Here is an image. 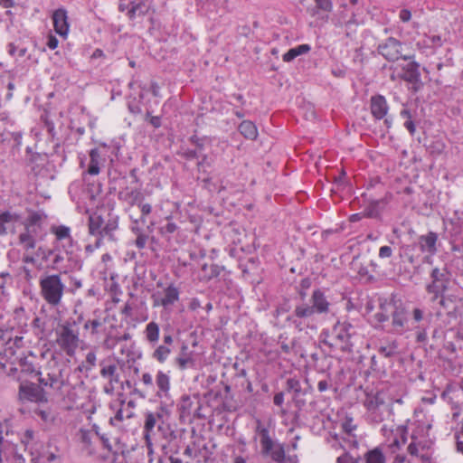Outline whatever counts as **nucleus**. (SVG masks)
<instances>
[{
    "mask_svg": "<svg viewBox=\"0 0 463 463\" xmlns=\"http://www.w3.org/2000/svg\"><path fill=\"white\" fill-rule=\"evenodd\" d=\"M432 317L431 312L426 314L422 307L414 306L399 293L392 292L389 297L378 298V311L373 315L377 323L374 328L397 335L414 330L415 343L427 345Z\"/></svg>",
    "mask_w": 463,
    "mask_h": 463,
    "instance_id": "f257e3e1",
    "label": "nucleus"
},
{
    "mask_svg": "<svg viewBox=\"0 0 463 463\" xmlns=\"http://www.w3.org/2000/svg\"><path fill=\"white\" fill-rule=\"evenodd\" d=\"M330 306L325 289L317 288L312 292L310 304L297 303L292 313L286 317L285 321L295 329L302 331L306 320L313 317L316 314H327L330 311Z\"/></svg>",
    "mask_w": 463,
    "mask_h": 463,
    "instance_id": "f03ea898",
    "label": "nucleus"
},
{
    "mask_svg": "<svg viewBox=\"0 0 463 463\" xmlns=\"http://www.w3.org/2000/svg\"><path fill=\"white\" fill-rule=\"evenodd\" d=\"M226 374L222 373V380L203 394L207 408L210 409V415L213 413L221 414L222 412H233L237 410L234 394L228 379L224 380Z\"/></svg>",
    "mask_w": 463,
    "mask_h": 463,
    "instance_id": "7ed1b4c3",
    "label": "nucleus"
},
{
    "mask_svg": "<svg viewBox=\"0 0 463 463\" xmlns=\"http://www.w3.org/2000/svg\"><path fill=\"white\" fill-rule=\"evenodd\" d=\"M254 439L259 438L260 455L273 463L282 462L285 457L286 444L276 440L271 435L270 424H265L260 419H255Z\"/></svg>",
    "mask_w": 463,
    "mask_h": 463,
    "instance_id": "20e7f679",
    "label": "nucleus"
},
{
    "mask_svg": "<svg viewBox=\"0 0 463 463\" xmlns=\"http://www.w3.org/2000/svg\"><path fill=\"white\" fill-rule=\"evenodd\" d=\"M353 325L348 321L339 320L333 326L332 329H323L319 335V342L326 345L330 351L340 350L344 353H353L354 345L351 337L354 335Z\"/></svg>",
    "mask_w": 463,
    "mask_h": 463,
    "instance_id": "39448f33",
    "label": "nucleus"
},
{
    "mask_svg": "<svg viewBox=\"0 0 463 463\" xmlns=\"http://www.w3.org/2000/svg\"><path fill=\"white\" fill-rule=\"evenodd\" d=\"M20 343H22V338L16 337L13 342L10 341L6 344L4 349V357L0 359V364L4 365L5 363H10L18 366L14 368L15 371L20 370L23 373L37 376L40 372L34 364L35 357L24 355V350L19 346Z\"/></svg>",
    "mask_w": 463,
    "mask_h": 463,
    "instance_id": "423d86ee",
    "label": "nucleus"
},
{
    "mask_svg": "<svg viewBox=\"0 0 463 463\" xmlns=\"http://www.w3.org/2000/svg\"><path fill=\"white\" fill-rule=\"evenodd\" d=\"M176 337L181 344L175 362L181 369L194 368L201 352L198 351L199 336L195 330H177Z\"/></svg>",
    "mask_w": 463,
    "mask_h": 463,
    "instance_id": "0eeeda50",
    "label": "nucleus"
},
{
    "mask_svg": "<svg viewBox=\"0 0 463 463\" xmlns=\"http://www.w3.org/2000/svg\"><path fill=\"white\" fill-rule=\"evenodd\" d=\"M175 259L178 261V270H175V277H191L195 269V265L204 253L193 242H183L175 247Z\"/></svg>",
    "mask_w": 463,
    "mask_h": 463,
    "instance_id": "6e6552de",
    "label": "nucleus"
},
{
    "mask_svg": "<svg viewBox=\"0 0 463 463\" xmlns=\"http://www.w3.org/2000/svg\"><path fill=\"white\" fill-rule=\"evenodd\" d=\"M39 288L41 297L48 305L57 307L61 304L65 286L59 274L43 276L39 280Z\"/></svg>",
    "mask_w": 463,
    "mask_h": 463,
    "instance_id": "1a4fd4ad",
    "label": "nucleus"
},
{
    "mask_svg": "<svg viewBox=\"0 0 463 463\" xmlns=\"http://www.w3.org/2000/svg\"><path fill=\"white\" fill-rule=\"evenodd\" d=\"M440 310L438 317H445L444 324L449 326L457 324L463 317V298L455 294H444L439 297Z\"/></svg>",
    "mask_w": 463,
    "mask_h": 463,
    "instance_id": "9d476101",
    "label": "nucleus"
},
{
    "mask_svg": "<svg viewBox=\"0 0 463 463\" xmlns=\"http://www.w3.org/2000/svg\"><path fill=\"white\" fill-rule=\"evenodd\" d=\"M451 271L447 265L442 268L435 267L430 272V282L425 286L428 294L432 295L431 301L438 300L439 297L446 294L451 282Z\"/></svg>",
    "mask_w": 463,
    "mask_h": 463,
    "instance_id": "9b49d317",
    "label": "nucleus"
},
{
    "mask_svg": "<svg viewBox=\"0 0 463 463\" xmlns=\"http://www.w3.org/2000/svg\"><path fill=\"white\" fill-rule=\"evenodd\" d=\"M441 245L439 235L438 232L433 231H428L425 234H421L417 238V241L411 245L404 247L405 253L408 255V250H412L418 248L422 254L423 262L431 264L432 257L439 252V249Z\"/></svg>",
    "mask_w": 463,
    "mask_h": 463,
    "instance_id": "f8f14e48",
    "label": "nucleus"
},
{
    "mask_svg": "<svg viewBox=\"0 0 463 463\" xmlns=\"http://www.w3.org/2000/svg\"><path fill=\"white\" fill-rule=\"evenodd\" d=\"M79 342V335L72 329L70 322L60 325L56 329V343L67 355L75 354Z\"/></svg>",
    "mask_w": 463,
    "mask_h": 463,
    "instance_id": "ddd939ff",
    "label": "nucleus"
},
{
    "mask_svg": "<svg viewBox=\"0 0 463 463\" xmlns=\"http://www.w3.org/2000/svg\"><path fill=\"white\" fill-rule=\"evenodd\" d=\"M400 450V442L397 438H394L390 444L382 443L373 449H368L361 458V462L364 463H386V458L389 454H395Z\"/></svg>",
    "mask_w": 463,
    "mask_h": 463,
    "instance_id": "4468645a",
    "label": "nucleus"
},
{
    "mask_svg": "<svg viewBox=\"0 0 463 463\" xmlns=\"http://www.w3.org/2000/svg\"><path fill=\"white\" fill-rule=\"evenodd\" d=\"M399 78L411 85L408 90L412 94H417L424 88V82L421 80L420 64L415 61H410L402 66Z\"/></svg>",
    "mask_w": 463,
    "mask_h": 463,
    "instance_id": "2eb2a0df",
    "label": "nucleus"
},
{
    "mask_svg": "<svg viewBox=\"0 0 463 463\" xmlns=\"http://www.w3.org/2000/svg\"><path fill=\"white\" fill-rule=\"evenodd\" d=\"M362 197L368 202V205L364 208L365 218L381 220L382 213L392 199V194L386 192L383 197L378 199L372 194L364 193Z\"/></svg>",
    "mask_w": 463,
    "mask_h": 463,
    "instance_id": "dca6fc26",
    "label": "nucleus"
},
{
    "mask_svg": "<svg viewBox=\"0 0 463 463\" xmlns=\"http://www.w3.org/2000/svg\"><path fill=\"white\" fill-rule=\"evenodd\" d=\"M402 43L394 37H388L377 46V52L388 61H396L399 59L411 60V56L402 54Z\"/></svg>",
    "mask_w": 463,
    "mask_h": 463,
    "instance_id": "f3484780",
    "label": "nucleus"
},
{
    "mask_svg": "<svg viewBox=\"0 0 463 463\" xmlns=\"http://www.w3.org/2000/svg\"><path fill=\"white\" fill-rule=\"evenodd\" d=\"M448 222L450 225L448 229V240L451 251L463 254V219L450 218Z\"/></svg>",
    "mask_w": 463,
    "mask_h": 463,
    "instance_id": "a211bd4d",
    "label": "nucleus"
},
{
    "mask_svg": "<svg viewBox=\"0 0 463 463\" xmlns=\"http://www.w3.org/2000/svg\"><path fill=\"white\" fill-rule=\"evenodd\" d=\"M19 399L33 402L35 405L48 402L46 392L34 383H21L19 386Z\"/></svg>",
    "mask_w": 463,
    "mask_h": 463,
    "instance_id": "6ab92c4d",
    "label": "nucleus"
},
{
    "mask_svg": "<svg viewBox=\"0 0 463 463\" xmlns=\"http://www.w3.org/2000/svg\"><path fill=\"white\" fill-rule=\"evenodd\" d=\"M193 402L189 395H184L181 398V401L178 404L179 411V420L182 423H185L186 421H192V415L198 419H205L207 415L202 411L203 410V406L198 405L196 409L192 410Z\"/></svg>",
    "mask_w": 463,
    "mask_h": 463,
    "instance_id": "aec40b11",
    "label": "nucleus"
},
{
    "mask_svg": "<svg viewBox=\"0 0 463 463\" xmlns=\"http://www.w3.org/2000/svg\"><path fill=\"white\" fill-rule=\"evenodd\" d=\"M52 19L55 33L66 39L70 33L69 16L66 9L58 8L53 11Z\"/></svg>",
    "mask_w": 463,
    "mask_h": 463,
    "instance_id": "412c9836",
    "label": "nucleus"
},
{
    "mask_svg": "<svg viewBox=\"0 0 463 463\" xmlns=\"http://www.w3.org/2000/svg\"><path fill=\"white\" fill-rule=\"evenodd\" d=\"M190 141L192 143L193 148H185L184 146H180L177 154L186 160L199 159L200 155L203 154V150H205V139L199 138L196 136H192L190 137Z\"/></svg>",
    "mask_w": 463,
    "mask_h": 463,
    "instance_id": "4be33fe9",
    "label": "nucleus"
},
{
    "mask_svg": "<svg viewBox=\"0 0 463 463\" xmlns=\"http://www.w3.org/2000/svg\"><path fill=\"white\" fill-rule=\"evenodd\" d=\"M370 111L375 120L384 118L389 111V105L382 94H374L370 98Z\"/></svg>",
    "mask_w": 463,
    "mask_h": 463,
    "instance_id": "5701e85b",
    "label": "nucleus"
},
{
    "mask_svg": "<svg viewBox=\"0 0 463 463\" xmlns=\"http://www.w3.org/2000/svg\"><path fill=\"white\" fill-rule=\"evenodd\" d=\"M364 392L365 398L363 404L368 411H375L380 406L384 404L383 390L375 391L373 388L366 387Z\"/></svg>",
    "mask_w": 463,
    "mask_h": 463,
    "instance_id": "b1692460",
    "label": "nucleus"
},
{
    "mask_svg": "<svg viewBox=\"0 0 463 463\" xmlns=\"http://www.w3.org/2000/svg\"><path fill=\"white\" fill-rule=\"evenodd\" d=\"M78 439L81 444V449L89 455H93L96 451V444L99 442L98 434L92 430L80 429Z\"/></svg>",
    "mask_w": 463,
    "mask_h": 463,
    "instance_id": "393cba45",
    "label": "nucleus"
},
{
    "mask_svg": "<svg viewBox=\"0 0 463 463\" xmlns=\"http://www.w3.org/2000/svg\"><path fill=\"white\" fill-rule=\"evenodd\" d=\"M33 417L39 418L45 425H52L56 420V414L52 408L48 404V402L35 405L32 409Z\"/></svg>",
    "mask_w": 463,
    "mask_h": 463,
    "instance_id": "a878e982",
    "label": "nucleus"
},
{
    "mask_svg": "<svg viewBox=\"0 0 463 463\" xmlns=\"http://www.w3.org/2000/svg\"><path fill=\"white\" fill-rule=\"evenodd\" d=\"M119 9L121 11L127 9V14L128 18L134 20L137 17L145 15L148 11V6L141 0H135L129 2L127 6H125L124 4H120Z\"/></svg>",
    "mask_w": 463,
    "mask_h": 463,
    "instance_id": "bb28decb",
    "label": "nucleus"
},
{
    "mask_svg": "<svg viewBox=\"0 0 463 463\" xmlns=\"http://www.w3.org/2000/svg\"><path fill=\"white\" fill-rule=\"evenodd\" d=\"M38 231L24 228L18 235V242L26 252L33 250L36 247V236Z\"/></svg>",
    "mask_w": 463,
    "mask_h": 463,
    "instance_id": "cd10ccee",
    "label": "nucleus"
},
{
    "mask_svg": "<svg viewBox=\"0 0 463 463\" xmlns=\"http://www.w3.org/2000/svg\"><path fill=\"white\" fill-rule=\"evenodd\" d=\"M424 146L429 155L433 158H437L441 156L446 149L445 142L441 137H433L428 140L424 144Z\"/></svg>",
    "mask_w": 463,
    "mask_h": 463,
    "instance_id": "c85d7f7f",
    "label": "nucleus"
},
{
    "mask_svg": "<svg viewBox=\"0 0 463 463\" xmlns=\"http://www.w3.org/2000/svg\"><path fill=\"white\" fill-rule=\"evenodd\" d=\"M154 306H163L166 307L169 304H172L174 301V286L170 284L167 286L164 292L157 290L153 294Z\"/></svg>",
    "mask_w": 463,
    "mask_h": 463,
    "instance_id": "c756f323",
    "label": "nucleus"
},
{
    "mask_svg": "<svg viewBox=\"0 0 463 463\" xmlns=\"http://www.w3.org/2000/svg\"><path fill=\"white\" fill-rule=\"evenodd\" d=\"M238 131L249 140H256L259 135L257 126L251 120H242L238 126Z\"/></svg>",
    "mask_w": 463,
    "mask_h": 463,
    "instance_id": "7c9ffc66",
    "label": "nucleus"
},
{
    "mask_svg": "<svg viewBox=\"0 0 463 463\" xmlns=\"http://www.w3.org/2000/svg\"><path fill=\"white\" fill-rule=\"evenodd\" d=\"M260 261L258 256H251L245 260H241L239 267L241 269L244 277L254 274L260 269Z\"/></svg>",
    "mask_w": 463,
    "mask_h": 463,
    "instance_id": "2f4dec72",
    "label": "nucleus"
},
{
    "mask_svg": "<svg viewBox=\"0 0 463 463\" xmlns=\"http://www.w3.org/2000/svg\"><path fill=\"white\" fill-rule=\"evenodd\" d=\"M236 373L234 374V378L238 380L239 383L235 384V387H241V389H245L247 392H252V384L251 382L247 378V371L244 368H240L238 363L233 364Z\"/></svg>",
    "mask_w": 463,
    "mask_h": 463,
    "instance_id": "473e14b6",
    "label": "nucleus"
},
{
    "mask_svg": "<svg viewBox=\"0 0 463 463\" xmlns=\"http://www.w3.org/2000/svg\"><path fill=\"white\" fill-rule=\"evenodd\" d=\"M156 383L158 388L157 396L160 398L168 397L170 391V377L159 371L156 374Z\"/></svg>",
    "mask_w": 463,
    "mask_h": 463,
    "instance_id": "72a5a7b5",
    "label": "nucleus"
},
{
    "mask_svg": "<svg viewBox=\"0 0 463 463\" xmlns=\"http://www.w3.org/2000/svg\"><path fill=\"white\" fill-rule=\"evenodd\" d=\"M101 156L98 148L90 151V164L87 173L90 175H98L100 172Z\"/></svg>",
    "mask_w": 463,
    "mask_h": 463,
    "instance_id": "f704fd0d",
    "label": "nucleus"
},
{
    "mask_svg": "<svg viewBox=\"0 0 463 463\" xmlns=\"http://www.w3.org/2000/svg\"><path fill=\"white\" fill-rule=\"evenodd\" d=\"M310 50L311 47L309 44H300L289 49L286 53L283 54L282 59L286 62H290L298 56L309 52Z\"/></svg>",
    "mask_w": 463,
    "mask_h": 463,
    "instance_id": "c9c22d12",
    "label": "nucleus"
},
{
    "mask_svg": "<svg viewBox=\"0 0 463 463\" xmlns=\"http://www.w3.org/2000/svg\"><path fill=\"white\" fill-rule=\"evenodd\" d=\"M117 365L114 363L110 364H101L100 375L109 380L110 383L118 382V376L117 374Z\"/></svg>",
    "mask_w": 463,
    "mask_h": 463,
    "instance_id": "e433bc0d",
    "label": "nucleus"
},
{
    "mask_svg": "<svg viewBox=\"0 0 463 463\" xmlns=\"http://www.w3.org/2000/svg\"><path fill=\"white\" fill-rule=\"evenodd\" d=\"M399 343L397 340H392L387 345H381L378 348V353L386 358H392L399 354Z\"/></svg>",
    "mask_w": 463,
    "mask_h": 463,
    "instance_id": "4c0bfd02",
    "label": "nucleus"
},
{
    "mask_svg": "<svg viewBox=\"0 0 463 463\" xmlns=\"http://www.w3.org/2000/svg\"><path fill=\"white\" fill-rule=\"evenodd\" d=\"M120 194L123 196L124 200L131 205L138 204L142 203L144 199L143 194L138 189H132L130 191L121 193Z\"/></svg>",
    "mask_w": 463,
    "mask_h": 463,
    "instance_id": "58836bf2",
    "label": "nucleus"
},
{
    "mask_svg": "<svg viewBox=\"0 0 463 463\" xmlns=\"http://www.w3.org/2000/svg\"><path fill=\"white\" fill-rule=\"evenodd\" d=\"M144 333L149 343H156L159 339V326L154 321L146 325Z\"/></svg>",
    "mask_w": 463,
    "mask_h": 463,
    "instance_id": "ea45409f",
    "label": "nucleus"
},
{
    "mask_svg": "<svg viewBox=\"0 0 463 463\" xmlns=\"http://www.w3.org/2000/svg\"><path fill=\"white\" fill-rule=\"evenodd\" d=\"M43 215L37 212L33 213L24 222V228L40 231Z\"/></svg>",
    "mask_w": 463,
    "mask_h": 463,
    "instance_id": "a19ab883",
    "label": "nucleus"
},
{
    "mask_svg": "<svg viewBox=\"0 0 463 463\" xmlns=\"http://www.w3.org/2000/svg\"><path fill=\"white\" fill-rule=\"evenodd\" d=\"M291 301L290 298L283 297L281 301L276 306L273 316L278 317L279 316L289 313L293 308Z\"/></svg>",
    "mask_w": 463,
    "mask_h": 463,
    "instance_id": "79ce46f5",
    "label": "nucleus"
},
{
    "mask_svg": "<svg viewBox=\"0 0 463 463\" xmlns=\"http://www.w3.org/2000/svg\"><path fill=\"white\" fill-rule=\"evenodd\" d=\"M51 232L55 235L57 241L68 240L70 243L72 241V238L71 236V229L64 225L60 226H52L51 228Z\"/></svg>",
    "mask_w": 463,
    "mask_h": 463,
    "instance_id": "37998d69",
    "label": "nucleus"
},
{
    "mask_svg": "<svg viewBox=\"0 0 463 463\" xmlns=\"http://www.w3.org/2000/svg\"><path fill=\"white\" fill-rule=\"evenodd\" d=\"M103 219L100 215L93 213L89 217V232L91 235L100 233L103 225Z\"/></svg>",
    "mask_w": 463,
    "mask_h": 463,
    "instance_id": "c03bdc74",
    "label": "nucleus"
},
{
    "mask_svg": "<svg viewBox=\"0 0 463 463\" xmlns=\"http://www.w3.org/2000/svg\"><path fill=\"white\" fill-rule=\"evenodd\" d=\"M457 390V386L453 383H449L440 395L443 400L447 401L451 405L452 410H459V403L454 402L453 399L449 396L450 392H454Z\"/></svg>",
    "mask_w": 463,
    "mask_h": 463,
    "instance_id": "a18cd8bd",
    "label": "nucleus"
},
{
    "mask_svg": "<svg viewBox=\"0 0 463 463\" xmlns=\"http://www.w3.org/2000/svg\"><path fill=\"white\" fill-rule=\"evenodd\" d=\"M339 446L344 449V452L336 458V463H361L359 456L352 455L341 443Z\"/></svg>",
    "mask_w": 463,
    "mask_h": 463,
    "instance_id": "49530a36",
    "label": "nucleus"
},
{
    "mask_svg": "<svg viewBox=\"0 0 463 463\" xmlns=\"http://www.w3.org/2000/svg\"><path fill=\"white\" fill-rule=\"evenodd\" d=\"M285 391L288 392H293L295 397L298 396L301 392V384L299 380L296 377L288 378L286 381Z\"/></svg>",
    "mask_w": 463,
    "mask_h": 463,
    "instance_id": "de8ad7c7",
    "label": "nucleus"
},
{
    "mask_svg": "<svg viewBox=\"0 0 463 463\" xmlns=\"http://www.w3.org/2000/svg\"><path fill=\"white\" fill-rule=\"evenodd\" d=\"M38 376L39 383L45 387H54L59 383V378L56 374H52L50 373H46V376H43V373L40 372V374Z\"/></svg>",
    "mask_w": 463,
    "mask_h": 463,
    "instance_id": "09e8293b",
    "label": "nucleus"
},
{
    "mask_svg": "<svg viewBox=\"0 0 463 463\" xmlns=\"http://www.w3.org/2000/svg\"><path fill=\"white\" fill-rule=\"evenodd\" d=\"M202 269L205 272V277H207V279L210 280L219 277L222 271H225V267L220 266L218 264H211L210 272H207V265L203 264L202 266Z\"/></svg>",
    "mask_w": 463,
    "mask_h": 463,
    "instance_id": "8fccbe9b",
    "label": "nucleus"
},
{
    "mask_svg": "<svg viewBox=\"0 0 463 463\" xmlns=\"http://www.w3.org/2000/svg\"><path fill=\"white\" fill-rule=\"evenodd\" d=\"M126 406L125 401L120 402V408L118 409L114 417L110 418V423L116 425L118 422H121L125 418H130L132 416V411H128L125 413L124 407Z\"/></svg>",
    "mask_w": 463,
    "mask_h": 463,
    "instance_id": "3c124183",
    "label": "nucleus"
},
{
    "mask_svg": "<svg viewBox=\"0 0 463 463\" xmlns=\"http://www.w3.org/2000/svg\"><path fill=\"white\" fill-rule=\"evenodd\" d=\"M196 160V165L199 172L205 173L207 171V167H210L213 164V158L206 154L205 150H203V154L200 155V158Z\"/></svg>",
    "mask_w": 463,
    "mask_h": 463,
    "instance_id": "603ef678",
    "label": "nucleus"
},
{
    "mask_svg": "<svg viewBox=\"0 0 463 463\" xmlns=\"http://www.w3.org/2000/svg\"><path fill=\"white\" fill-rule=\"evenodd\" d=\"M409 422H410V420H407L405 424L399 425L396 428V436L394 438H397L399 439L400 449H402V446L407 442Z\"/></svg>",
    "mask_w": 463,
    "mask_h": 463,
    "instance_id": "864d4df0",
    "label": "nucleus"
},
{
    "mask_svg": "<svg viewBox=\"0 0 463 463\" xmlns=\"http://www.w3.org/2000/svg\"><path fill=\"white\" fill-rule=\"evenodd\" d=\"M334 184L337 189L344 190L347 186H352L351 182L346 178V172L342 168L337 176L334 177Z\"/></svg>",
    "mask_w": 463,
    "mask_h": 463,
    "instance_id": "5fc2aeb1",
    "label": "nucleus"
},
{
    "mask_svg": "<svg viewBox=\"0 0 463 463\" xmlns=\"http://www.w3.org/2000/svg\"><path fill=\"white\" fill-rule=\"evenodd\" d=\"M7 52L11 56H18L20 58L24 57L27 53V48L24 46L16 45L14 43H11L7 45Z\"/></svg>",
    "mask_w": 463,
    "mask_h": 463,
    "instance_id": "6e6d98bb",
    "label": "nucleus"
},
{
    "mask_svg": "<svg viewBox=\"0 0 463 463\" xmlns=\"http://www.w3.org/2000/svg\"><path fill=\"white\" fill-rule=\"evenodd\" d=\"M97 362V356L94 352H89L86 355V359L82 362L81 365L79 367L80 371L83 369L86 371H90L95 365Z\"/></svg>",
    "mask_w": 463,
    "mask_h": 463,
    "instance_id": "4d7b16f0",
    "label": "nucleus"
},
{
    "mask_svg": "<svg viewBox=\"0 0 463 463\" xmlns=\"http://www.w3.org/2000/svg\"><path fill=\"white\" fill-rule=\"evenodd\" d=\"M357 275L361 279H364L365 283H374L376 281L375 277L369 273L367 266L363 264L358 267Z\"/></svg>",
    "mask_w": 463,
    "mask_h": 463,
    "instance_id": "13d9d810",
    "label": "nucleus"
},
{
    "mask_svg": "<svg viewBox=\"0 0 463 463\" xmlns=\"http://www.w3.org/2000/svg\"><path fill=\"white\" fill-rule=\"evenodd\" d=\"M171 354V349L165 346L159 345L156 351L154 352V358H156L159 363H164Z\"/></svg>",
    "mask_w": 463,
    "mask_h": 463,
    "instance_id": "bf43d9fd",
    "label": "nucleus"
},
{
    "mask_svg": "<svg viewBox=\"0 0 463 463\" xmlns=\"http://www.w3.org/2000/svg\"><path fill=\"white\" fill-rule=\"evenodd\" d=\"M287 336L284 335H279L278 344L280 346V350L285 354H289L291 353L292 348L295 346V340L291 342V344L287 343Z\"/></svg>",
    "mask_w": 463,
    "mask_h": 463,
    "instance_id": "052dcab7",
    "label": "nucleus"
},
{
    "mask_svg": "<svg viewBox=\"0 0 463 463\" xmlns=\"http://www.w3.org/2000/svg\"><path fill=\"white\" fill-rule=\"evenodd\" d=\"M19 220V215L16 213H12L9 211H5L0 213V222L2 224H6L10 222H15Z\"/></svg>",
    "mask_w": 463,
    "mask_h": 463,
    "instance_id": "680f3d73",
    "label": "nucleus"
},
{
    "mask_svg": "<svg viewBox=\"0 0 463 463\" xmlns=\"http://www.w3.org/2000/svg\"><path fill=\"white\" fill-rule=\"evenodd\" d=\"M353 418L352 417H345V420L341 424V428L345 433H346L348 436H351L353 434L352 432L356 429V425L353 423Z\"/></svg>",
    "mask_w": 463,
    "mask_h": 463,
    "instance_id": "e2e57ef3",
    "label": "nucleus"
},
{
    "mask_svg": "<svg viewBox=\"0 0 463 463\" xmlns=\"http://www.w3.org/2000/svg\"><path fill=\"white\" fill-rule=\"evenodd\" d=\"M381 372V369L378 365V362H377V359H376V356L375 355H373L371 357V361H370V366L369 368L364 371V376L365 378L367 379L368 376L372 373H379Z\"/></svg>",
    "mask_w": 463,
    "mask_h": 463,
    "instance_id": "0e129e2a",
    "label": "nucleus"
},
{
    "mask_svg": "<svg viewBox=\"0 0 463 463\" xmlns=\"http://www.w3.org/2000/svg\"><path fill=\"white\" fill-rule=\"evenodd\" d=\"M316 6L325 12H331L333 9L332 0H315Z\"/></svg>",
    "mask_w": 463,
    "mask_h": 463,
    "instance_id": "69168bd1",
    "label": "nucleus"
},
{
    "mask_svg": "<svg viewBox=\"0 0 463 463\" xmlns=\"http://www.w3.org/2000/svg\"><path fill=\"white\" fill-rule=\"evenodd\" d=\"M7 463H25V458L17 451L13 450L10 457L6 459Z\"/></svg>",
    "mask_w": 463,
    "mask_h": 463,
    "instance_id": "338daca9",
    "label": "nucleus"
},
{
    "mask_svg": "<svg viewBox=\"0 0 463 463\" xmlns=\"http://www.w3.org/2000/svg\"><path fill=\"white\" fill-rule=\"evenodd\" d=\"M342 440L348 444L350 449H357L359 446V442L354 434H351V436H348L347 438L342 437Z\"/></svg>",
    "mask_w": 463,
    "mask_h": 463,
    "instance_id": "774afa93",
    "label": "nucleus"
}]
</instances>
